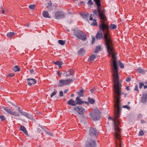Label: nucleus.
Masks as SVG:
<instances>
[{"mask_svg":"<svg viewBox=\"0 0 147 147\" xmlns=\"http://www.w3.org/2000/svg\"><path fill=\"white\" fill-rule=\"evenodd\" d=\"M144 86V84L142 83H140L139 84V87L140 88H142V86Z\"/></svg>","mask_w":147,"mask_h":147,"instance_id":"nucleus-40","label":"nucleus"},{"mask_svg":"<svg viewBox=\"0 0 147 147\" xmlns=\"http://www.w3.org/2000/svg\"><path fill=\"white\" fill-rule=\"evenodd\" d=\"M1 8H2V9H3V7H1Z\"/></svg>","mask_w":147,"mask_h":147,"instance_id":"nucleus-64","label":"nucleus"},{"mask_svg":"<svg viewBox=\"0 0 147 147\" xmlns=\"http://www.w3.org/2000/svg\"><path fill=\"white\" fill-rule=\"evenodd\" d=\"M68 90L67 89H65L64 90V92L65 94L66 93L68 92Z\"/></svg>","mask_w":147,"mask_h":147,"instance_id":"nucleus-50","label":"nucleus"},{"mask_svg":"<svg viewBox=\"0 0 147 147\" xmlns=\"http://www.w3.org/2000/svg\"><path fill=\"white\" fill-rule=\"evenodd\" d=\"M3 109L7 113L15 116L18 117L19 116V113L16 111H13L12 109L7 107H4Z\"/></svg>","mask_w":147,"mask_h":147,"instance_id":"nucleus-8","label":"nucleus"},{"mask_svg":"<svg viewBox=\"0 0 147 147\" xmlns=\"http://www.w3.org/2000/svg\"><path fill=\"white\" fill-rule=\"evenodd\" d=\"M94 22L91 25L92 26H94L97 25V23L96 22V20H95V19H94L93 20Z\"/></svg>","mask_w":147,"mask_h":147,"instance_id":"nucleus-33","label":"nucleus"},{"mask_svg":"<svg viewBox=\"0 0 147 147\" xmlns=\"http://www.w3.org/2000/svg\"><path fill=\"white\" fill-rule=\"evenodd\" d=\"M134 90L136 91H139L138 89V85H136L135 86Z\"/></svg>","mask_w":147,"mask_h":147,"instance_id":"nucleus-41","label":"nucleus"},{"mask_svg":"<svg viewBox=\"0 0 147 147\" xmlns=\"http://www.w3.org/2000/svg\"><path fill=\"white\" fill-rule=\"evenodd\" d=\"M72 73V71L71 70H69L67 71L66 73H64L63 74L64 76L66 78L70 77L71 76L73 77L74 76Z\"/></svg>","mask_w":147,"mask_h":147,"instance_id":"nucleus-13","label":"nucleus"},{"mask_svg":"<svg viewBox=\"0 0 147 147\" xmlns=\"http://www.w3.org/2000/svg\"><path fill=\"white\" fill-rule=\"evenodd\" d=\"M137 71L138 72L140 73H141L142 74H144L145 72V71L144 69H142L141 68H139L137 69Z\"/></svg>","mask_w":147,"mask_h":147,"instance_id":"nucleus-22","label":"nucleus"},{"mask_svg":"<svg viewBox=\"0 0 147 147\" xmlns=\"http://www.w3.org/2000/svg\"><path fill=\"white\" fill-rule=\"evenodd\" d=\"M84 103H85L86 104H87L88 105H89V102H84Z\"/></svg>","mask_w":147,"mask_h":147,"instance_id":"nucleus-54","label":"nucleus"},{"mask_svg":"<svg viewBox=\"0 0 147 147\" xmlns=\"http://www.w3.org/2000/svg\"><path fill=\"white\" fill-rule=\"evenodd\" d=\"M75 102L76 105L78 104L80 105L83 104L84 103V102L81 101V99H80L79 97H77L75 100Z\"/></svg>","mask_w":147,"mask_h":147,"instance_id":"nucleus-16","label":"nucleus"},{"mask_svg":"<svg viewBox=\"0 0 147 147\" xmlns=\"http://www.w3.org/2000/svg\"><path fill=\"white\" fill-rule=\"evenodd\" d=\"M19 113L22 115L24 116L25 117L29 119H31L32 118V116L31 115L28 114L26 112H24L22 110H20Z\"/></svg>","mask_w":147,"mask_h":147,"instance_id":"nucleus-12","label":"nucleus"},{"mask_svg":"<svg viewBox=\"0 0 147 147\" xmlns=\"http://www.w3.org/2000/svg\"><path fill=\"white\" fill-rule=\"evenodd\" d=\"M15 74H10L7 75L8 77H13L14 76Z\"/></svg>","mask_w":147,"mask_h":147,"instance_id":"nucleus-43","label":"nucleus"},{"mask_svg":"<svg viewBox=\"0 0 147 147\" xmlns=\"http://www.w3.org/2000/svg\"><path fill=\"white\" fill-rule=\"evenodd\" d=\"M139 134L140 136H142L144 134L143 131L142 130L140 131L139 132Z\"/></svg>","mask_w":147,"mask_h":147,"instance_id":"nucleus-37","label":"nucleus"},{"mask_svg":"<svg viewBox=\"0 0 147 147\" xmlns=\"http://www.w3.org/2000/svg\"><path fill=\"white\" fill-rule=\"evenodd\" d=\"M96 55L93 54L89 57L88 60L90 61H93L96 58Z\"/></svg>","mask_w":147,"mask_h":147,"instance_id":"nucleus-20","label":"nucleus"},{"mask_svg":"<svg viewBox=\"0 0 147 147\" xmlns=\"http://www.w3.org/2000/svg\"><path fill=\"white\" fill-rule=\"evenodd\" d=\"M113 76V87L115 92L114 98L115 102L114 104L115 118L113 119L109 116L108 118L109 119L112 120L113 122L116 147H122V142L121 141V131L119 127L120 124L118 118L120 117L121 109L120 99L121 96L124 93L121 92V84L119 82L118 75Z\"/></svg>","mask_w":147,"mask_h":147,"instance_id":"nucleus-2","label":"nucleus"},{"mask_svg":"<svg viewBox=\"0 0 147 147\" xmlns=\"http://www.w3.org/2000/svg\"><path fill=\"white\" fill-rule=\"evenodd\" d=\"M147 88V86L146 85H144V89H146Z\"/></svg>","mask_w":147,"mask_h":147,"instance_id":"nucleus-57","label":"nucleus"},{"mask_svg":"<svg viewBox=\"0 0 147 147\" xmlns=\"http://www.w3.org/2000/svg\"><path fill=\"white\" fill-rule=\"evenodd\" d=\"M119 65L120 67L121 68H123L124 67V65L121 63L120 61H119Z\"/></svg>","mask_w":147,"mask_h":147,"instance_id":"nucleus-32","label":"nucleus"},{"mask_svg":"<svg viewBox=\"0 0 147 147\" xmlns=\"http://www.w3.org/2000/svg\"><path fill=\"white\" fill-rule=\"evenodd\" d=\"M36 147H42L40 146H36Z\"/></svg>","mask_w":147,"mask_h":147,"instance_id":"nucleus-59","label":"nucleus"},{"mask_svg":"<svg viewBox=\"0 0 147 147\" xmlns=\"http://www.w3.org/2000/svg\"><path fill=\"white\" fill-rule=\"evenodd\" d=\"M128 103L129 104V103H130V102H128Z\"/></svg>","mask_w":147,"mask_h":147,"instance_id":"nucleus-63","label":"nucleus"},{"mask_svg":"<svg viewBox=\"0 0 147 147\" xmlns=\"http://www.w3.org/2000/svg\"><path fill=\"white\" fill-rule=\"evenodd\" d=\"M100 50V46H96L95 49V53H97Z\"/></svg>","mask_w":147,"mask_h":147,"instance_id":"nucleus-29","label":"nucleus"},{"mask_svg":"<svg viewBox=\"0 0 147 147\" xmlns=\"http://www.w3.org/2000/svg\"><path fill=\"white\" fill-rule=\"evenodd\" d=\"M27 27H29V24H28L27 25Z\"/></svg>","mask_w":147,"mask_h":147,"instance_id":"nucleus-61","label":"nucleus"},{"mask_svg":"<svg viewBox=\"0 0 147 147\" xmlns=\"http://www.w3.org/2000/svg\"><path fill=\"white\" fill-rule=\"evenodd\" d=\"M89 13H87L85 14H82L81 15L82 17L85 19H88Z\"/></svg>","mask_w":147,"mask_h":147,"instance_id":"nucleus-25","label":"nucleus"},{"mask_svg":"<svg viewBox=\"0 0 147 147\" xmlns=\"http://www.w3.org/2000/svg\"><path fill=\"white\" fill-rule=\"evenodd\" d=\"M145 84H147V81L146 82Z\"/></svg>","mask_w":147,"mask_h":147,"instance_id":"nucleus-60","label":"nucleus"},{"mask_svg":"<svg viewBox=\"0 0 147 147\" xmlns=\"http://www.w3.org/2000/svg\"><path fill=\"white\" fill-rule=\"evenodd\" d=\"M1 12H2V13L3 14H4V13H5L4 10H2V11H1Z\"/></svg>","mask_w":147,"mask_h":147,"instance_id":"nucleus-56","label":"nucleus"},{"mask_svg":"<svg viewBox=\"0 0 147 147\" xmlns=\"http://www.w3.org/2000/svg\"><path fill=\"white\" fill-rule=\"evenodd\" d=\"M75 80V78H72L71 79L68 78L66 80H60L59 82L60 84V86L69 85L70 83H72Z\"/></svg>","mask_w":147,"mask_h":147,"instance_id":"nucleus-5","label":"nucleus"},{"mask_svg":"<svg viewBox=\"0 0 147 147\" xmlns=\"http://www.w3.org/2000/svg\"><path fill=\"white\" fill-rule=\"evenodd\" d=\"M20 110H22L19 107L18 108V111L19 112V111Z\"/></svg>","mask_w":147,"mask_h":147,"instance_id":"nucleus-53","label":"nucleus"},{"mask_svg":"<svg viewBox=\"0 0 147 147\" xmlns=\"http://www.w3.org/2000/svg\"><path fill=\"white\" fill-rule=\"evenodd\" d=\"M53 63L56 65H58L59 68L61 67L62 63H61L59 61H57L56 62L53 61Z\"/></svg>","mask_w":147,"mask_h":147,"instance_id":"nucleus-26","label":"nucleus"},{"mask_svg":"<svg viewBox=\"0 0 147 147\" xmlns=\"http://www.w3.org/2000/svg\"><path fill=\"white\" fill-rule=\"evenodd\" d=\"M89 20H93L92 18V14H91L90 16Z\"/></svg>","mask_w":147,"mask_h":147,"instance_id":"nucleus-45","label":"nucleus"},{"mask_svg":"<svg viewBox=\"0 0 147 147\" xmlns=\"http://www.w3.org/2000/svg\"><path fill=\"white\" fill-rule=\"evenodd\" d=\"M57 92V91L56 90H55L51 94V98L53 96L55 95Z\"/></svg>","mask_w":147,"mask_h":147,"instance_id":"nucleus-34","label":"nucleus"},{"mask_svg":"<svg viewBox=\"0 0 147 147\" xmlns=\"http://www.w3.org/2000/svg\"><path fill=\"white\" fill-rule=\"evenodd\" d=\"M35 7L34 4L31 5L29 6V8L31 9H34Z\"/></svg>","mask_w":147,"mask_h":147,"instance_id":"nucleus-31","label":"nucleus"},{"mask_svg":"<svg viewBox=\"0 0 147 147\" xmlns=\"http://www.w3.org/2000/svg\"><path fill=\"white\" fill-rule=\"evenodd\" d=\"M74 35L78 38L82 40H85L86 36L85 33L82 31L76 29L73 30Z\"/></svg>","mask_w":147,"mask_h":147,"instance_id":"nucleus-3","label":"nucleus"},{"mask_svg":"<svg viewBox=\"0 0 147 147\" xmlns=\"http://www.w3.org/2000/svg\"><path fill=\"white\" fill-rule=\"evenodd\" d=\"M63 92L62 91H60L59 92V96H63Z\"/></svg>","mask_w":147,"mask_h":147,"instance_id":"nucleus-42","label":"nucleus"},{"mask_svg":"<svg viewBox=\"0 0 147 147\" xmlns=\"http://www.w3.org/2000/svg\"><path fill=\"white\" fill-rule=\"evenodd\" d=\"M96 5L98 8L93 11L94 14L97 15L98 14L100 19L103 23L99 26L100 30L98 32L96 35L97 39H100L102 37V32L104 34V38L105 40L106 48L109 55L111 56L113 59L112 68V75H117L118 74V67L116 62V57L113 48L112 41L108 34V26L104 23L106 20V16L104 14L103 11L100 8L101 6L100 0H94Z\"/></svg>","mask_w":147,"mask_h":147,"instance_id":"nucleus-1","label":"nucleus"},{"mask_svg":"<svg viewBox=\"0 0 147 147\" xmlns=\"http://www.w3.org/2000/svg\"><path fill=\"white\" fill-rule=\"evenodd\" d=\"M74 94H71V97H74Z\"/></svg>","mask_w":147,"mask_h":147,"instance_id":"nucleus-58","label":"nucleus"},{"mask_svg":"<svg viewBox=\"0 0 147 147\" xmlns=\"http://www.w3.org/2000/svg\"><path fill=\"white\" fill-rule=\"evenodd\" d=\"M43 16L45 18H50L51 17L49 16L48 12L47 11H44L42 12Z\"/></svg>","mask_w":147,"mask_h":147,"instance_id":"nucleus-18","label":"nucleus"},{"mask_svg":"<svg viewBox=\"0 0 147 147\" xmlns=\"http://www.w3.org/2000/svg\"><path fill=\"white\" fill-rule=\"evenodd\" d=\"M95 38L94 37H92V43L93 44L94 42H95Z\"/></svg>","mask_w":147,"mask_h":147,"instance_id":"nucleus-44","label":"nucleus"},{"mask_svg":"<svg viewBox=\"0 0 147 147\" xmlns=\"http://www.w3.org/2000/svg\"><path fill=\"white\" fill-rule=\"evenodd\" d=\"M147 100V93H144L141 98V101L144 104H146Z\"/></svg>","mask_w":147,"mask_h":147,"instance_id":"nucleus-11","label":"nucleus"},{"mask_svg":"<svg viewBox=\"0 0 147 147\" xmlns=\"http://www.w3.org/2000/svg\"><path fill=\"white\" fill-rule=\"evenodd\" d=\"M98 131L95 128H90L89 129V135L92 138H95L98 136Z\"/></svg>","mask_w":147,"mask_h":147,"instance_id":"nucleus-7","label":"nucleus"},{"mask_svg":"<svg viewBox=\"0 0 147 147\" xmlns=\"http://www.w3.org/2000/svg\"><path fill=\"white\" fill-rule=\"evenodd\" d=\"M117 28V26L114 24H111L109 27L108 26V28H109L111 29H114Z\"/></svg>","mask_w":147,"mask_h":147,"instance_id":"nucleus-24","label":"nucleus"},{"mask_svg":"<svg viewBox=\"0 0 147 147\" xmlns=\"http://www.w3.org/2000/svg\"><path fill=\"white\" fill-rule=\"evenodd\" d=\"M13 69L15 72L19 71H20V69L17 65L13 67Z\"/></svg>","mask_w":147,"mask_h":147,"instance_id":"nucleus-21","label":"nucleus"},{"mask_svg":"<svg viewBox=\"0 0 147 147\" xmlns=\"http://www.w3.org/2000/svg\"><path fill=\"white\" fill-rule=\"evenodd\" d=\"M100 112L97 108L94 109L92 112L90 113V116L94 121L99 120L100 117Z\"/></svg>","mask_w":147,"mask_h":147,"instance_id":"nucleus-4","label":"nucleus"},{"mask_svg":"<svg viewBox=\"0 0 147 147\" xmlns=\"http://www.w3.org/2000/svg\"><path fill=\"white\" fill-rule=\"evenodd\" d=\"M55 18L56 19L63 18H64L65 15L62 12L59 11L56 12L55 13Z\"/></svg>","mask_w":147,"mask_h":147,"instance_id":"nucleus-10","label":"nucleus"},{"mask_svg":"<svg viewBox=\"0 0 147 147\" xmlns=\"http://www.w3.org/2000/svg\"><path fill=\"white\" fill-rule=\"evenodd\" d=\"M67 104L72 106H74L76 105L75 101L72 99H70L68 100L67 102Z\"/></svg>","mask_w":147,"mask_h":147,"instance_id":"nucleus-17","label":"nucleus"},{"mask_svg":"<svg viewBox=\"0 0 147 147\" xmlns=\"http://www.w3.org/2000/svg\"><path fill=\"white\" fill-rule=\"evenodd\" d=\"M28 84L29 86H31L32 84L36 83V81L35 79H33L28 78L27 79Z\"/></svg>","mask_w":147,"mask_h":147,"instance_id":"nucleus-14","label":"nucleus"},{"mask_svg":"<svg viewBox=\"0 0 147 147\" xmlns=\"http://www.w3.org/2000/svg\"><path fill=\"white\" fill-rule=\"evenodd\" d=\"M141 123L143 124L145 123V122L144 120H142L141 121Z\"/></svg>","mask_w":147,"mask_h":147,"instance_id":"nucleus-48","label":"nucleus"},{"mask_svg":"<svg viewBox=\"0 0 147 147\" xmlns=\"http://www.w3.org/2000/svg\"><path fill=\"white\" fill-rule=\"evenodd\" d=\"M48 134L51 136H53V134H52V133H51V132H49L48 133Z\"/></svg>","mask_w":147,"mask_h":147,"instance_id":"nucleus-51","label":"nucleus"},{"mask_svg":"<svg viewBox=\"0 0 147 147\" xmlns=\"http://www.w3.org/2000/svg\"><path fill=\"white\" fill-rule=\"evenodd\" d=\"M94 91V90L93 89H91L90 90V91L92 93H93Z\"/></svg>","mask_w":147,"mask_h":147,"instance_id":"nucleus-52","label":"nucleus"},{"mask_svg":"<svg viewBox=\"0 0 147 147\" xmlns=\"http://www.w3.org/2000/svg\"><path fill=\"white\" fill-rule=\"evenodd\" d=\"M88 3L90 6L92 5V0H89L88 2Z\"/></svg>","mask_w":147,"mask_h":147,"instance_id":"nucleus-36","label":"nucleus"},{"mask_svg":"<svg viewBox=\"0 0 147 147\" xmlns=\"http://www.w3.org/2000/svg\"><path fill=\"white\" fill-rule=\"evenodd\" d=\"M126 89L127 90H130V89L129 88V86H127L126 87Z\"/></svg>","mask_w":147,"mask_h":147,"instance_id":"nucleus-49","label":"nucleus"},{"mask_svg":"<svg viewBox=\"0 0 147 147\" xmlns=\"http://www.w3.org/2000/svg\"><path fill=\"white\" fill-rule=\"evenodd\" d=\"M48 5L49 6H50L51 5V3H48Z\"/></svg>","mask_w":147,"mask_h":147,"instance_id":"nucleus-55","label":"nucleus"},{"mask_svg":"<svg viewBox=\"0 0 147 147\" xmlns=\"http://www.w3.org/2000/svg\"><path fill=\"white\" fill-rule=\"evenodd\" d=\"M41 128H42L43 129V128H42V126H41Z\"/></svg>","mask_w":147,"mask_h":147,"instance_id":"nucleus-62","label":"nucleus"},{"mask_svg":"<svg viewBox=\"0 0 147 147\" xmlns=\"http://www.w3.org/2000/svg\"><path fill=\"white\" fill-rule=\"evenodd\" d=\"M74 109L80 114H83L85 111V109L80 106L75 107L74 108Z\"/></svg>","mask_w":147,"mask_h":147,"instance_id":"nucleus-9","label":"nucleus"},{"mask_svg":"<svg viewBox=\"0 0 147 147\" xmlns=\"http://www.w3.org/2000/svg\"><path fill=\"white\" fill-rule=\"evenodd\" d=\"M20 129L25 134L29 136V135L25 127L23 125H21L20 127Z\"/></svg>","mask_w":147,"mask_h":147,"instance_id":"nucleus-15","label":"nucleus"},{"mask_svg":"<svg viewBox=\"0 0 147 147\" xmlns=\"http://www.w3.org/2000/svg\"><path fill=\"white\" fill-rule=\"evenodd\" d=\"M14 34V33L13 32H10L7 34V36L8 37H10L13 36Z\"/></svg>","mask_w":147,"mask_h":147,"instance_id":"nucleus-27","label":"nucleus"},{"mask_svg":"<svg viewBox=\"0 0 147 147\" xmlns=\"http://www.w3.org/2000/svg\"><path fill=\"white\" fill-rule=\"evenodd\" d=\"M88 99L89 102L90 104H93L95 102V101L93 98L88 97Z\"/></svg>","mask_w":147,"mask_h":147,"instance_id":"nucleus-23","label":"nucleus"},{"mask_svg":"<svg viewBox=\"0 0 147 147\" xmlns=\"http://www.w3.org/2000/svg\"><path fill=\"white\" fill-rule=\"evenodd\" d=\"M84 91L83 89L80 90L79 92H78V95L80 96H83Z\"/></svg>","mask_w":147,"mask_h":147,"instance_id":"nucleus-28","label":"nucleus"},{"mask_svg":"<svg viewBox=\"0 0 147 147\" xmlns=\"http://www.w3.org/2000/svg\"><path fill=\"white\" fill-rule=\"evenodd\" d=\"M58 42L59 44L61 45H63L65 44L64 41L63 40H58Z\"/></svg>","mask_w":147,"mask_h":147,"instance_id":"nucleus-30","label":"nucleus"},{"mask_svg":"<svg viewBox=\"0 0 147 147\" xmlns=\"http://www.w3.org/2000/svg\"><path fill=\"white\" fill-rule=\"evenodd\" d=\"M57 74L59 76H61L62 74V73L59 71H58L57 72Z\"/></svg>","mask_w":147,"mask_h":147,"instance_id":"nucleus-46","label":"nucleus"},{"mask_svg":"<svg viewBox=\"0 0 147 147\" xmlns=\"http://www.w3.org/2000/svg\"><path fill=\"white\" fill-rule=\"evenodd\" d=\"M131 80V78L130 77H127L126 79V80L127 82H129Z\"/></svg>","mask_w":147,"mask_h":147,"instance_id":"nucleus-39","label":"nucleus"},{"mask_svg":"<svg viewBox=\"0 0 147 147\" xmlns=\"http://www.w3.org/2000/svg\"><path fill=\"white\" fill-rule=\"evenodd\" d=\"M123 108H125L127 109L128 110H129L130 108L127 105H125L123 106Z\"/></svg>","mask_w":147,"mask_h":147,"instance_id":"nucleus-35","label":"nucleus"},{"mask_svg":"<svg viewBox=\"0 0 147 147\" xmlns=\"http://www.w3.org/2000/svg\"><path fill=\"white\" fill-rule=\"evenodd\" d=\"M86 147H95L96 146L95 141L93 139L89 138L85 143Z\"/></svg>","mask_w":147,"mask_h":147,"instance_id":"nucleus-6","label":"nucleus"},{"mask_svg":"<svg viewBox=\"0 0 147 147\" xmlns=\"http://www.w3.org/2000/svg\"><path fill=\"white\" fill-rule=\"evenodd\" d=\"M30 71L32 74H34V71L33 69H32L30 70Z\"/></svg>","mask_w":147,"mask_h":147,"instance_id":"nucleus-47","label":"nucleus"},{"mask_svg":"<svg viewBox=\"0 0 147 147\" xmlns=\"http://www.w3.org/2000/svg\"><path fill=\"white\" fill-rule=\"evenodd\" d=\"M85 51L83 48H80L78 51V55H83L85 53Z\"/></svg>","mask_w":147,"mask_h":147,"instance_id":"nucleus-19","label":"nucleus"},{"mask_svg":"<svg viewBox=\"0 0 147 147\" xmlns=\"http://www.w3.org/2000/svg\"><path fill=\"white\" fill-rule=\"evenodd\" d=\"M0 119H1L2 121H3L5 120V119L4 116L3 115H1L0 116Z\"/></svg>","mask_w":147,"mask_h":147,"instance_id":"nucleus-38","label":"nucleus"}]
</instances>
